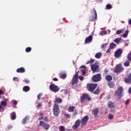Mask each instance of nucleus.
<instances>
[{"instance_id": "41", "label": "nucleus", "mask_w": 131, "mask_h": 131, "mask_svg": "<svg viewBox=\"0 0 131 131\" xmlns=\"http://www.w3.org/2000/svg\"><path fill=\"white\" fill-rule=\"evenodd\" d=\"M1 105L2 106H4V107H6V106H7V102H6L5 101H2L1 102Z\"/></svg>"}, {"instance_id": "13", "label": "nucleus", "mask_w": 131, "mask_h": 131, "mask_svg": "<svg viewBox=\"0 0 131 131\" xmlns=\"http://www.w3.org/2000/svg\"><path fill=\"white\" fill-rule=\"evenodd\" d=\"M107 107L108 108H110V111L112 112L113 111V109L115 108V103H114V102L109 101L107 103Z\"/></svg>"}, {"instance_id": "28", "label": "nucleus", "mask_w": 131, "mask_h": 131, "mask_svg": "<svg viewBox=\"0 0 131 131\" xmlns=\"http://www.w3.org/2000/svg\"><path fill=\"white\" fill-rule=\"evenodd\" d=\"M114 48H116V44H115L114 42H112L110 45V49H114Z\"/></svg>"}, {"instance_id": "30", "label": "nucleus", "mask_w": 131, "mask_h": 131, "mask_svg": "<svg viewBox=\"0 0 131 131\" xmlns=\"http://www.w3.org/2000/svg\"><path fill=\"white\" fill-rule=\"evenodd\" d=\"M60 78H61V79H65V78H66V77H67V74H61L60 76Z\"/></svg>"}, {"instance_id": "37", "label": "nucleus", "mask_w": 131, "mask_h": 131, "mask_svg": "<svg viewBox=\"0 0 131 131\" xmlns=\"http://www.w3.org/2000/svg\"><path fill=\"white\" fill-rule=\"evenodd\" d=\"M100 34H101V35H106V34H107V31H101Z\"/></svg>"}, {"instance_id": "44", "label": "nucleus", "mask_w": 131, "mask_h": 131, "mask_svg": "<svg viewBox=\"0 0 131 131\" xmlns=\"http://www.w3.org/2000/svg\"><path fill=\"white\" fill-rule=\"evenodd\" d=\"M12 103H13V105H17V104H18V102H17V101H16V100H13V101H12Z\"/></svg>"}, {"instance_id": "60", "label": "nucleus", "mask_w": 131, "mask_h": 131, "mask_svg": "<svg viewBox=\"0 0 131 131\" xmlns=\"http://www.w3.org/2000/svg\"><path fill=\"white\" fill-rule=\"evenodd\" d=\"M42 115H43V113H40L39 116H42Z\"/></svg>"}, {"instance_id": "53", "label": "nucleus", "mask_w": 131, "mask_h": 131, "mask_svg": "<svg viewBox=\"0 0 131 131\" xmlns=\"http://www.w3.org/2000/svg\"><path fill=\"white\" fill-rule=\"evenodd\" d=\"M110 52H111V48H108L107 51H106V53H110Z\"/></svg>"}, {"instance_id": "40", "label": "nucleus", "mask_w": 131, "mask_h": 131, "mask_svg": "<svg viewBox=\"0 0 131 131\" xmlns=\"http://www.w3.org/2000/svg\"><path fill=\"white\" fill-rule=\"evenodd\" d=\"M64 116L66 118H69V119H70V117H71V115L68 114H64Z\"/></svg>"}, {"instance_id": "7", "label": "nucleus", "mask_w": 131, "mask_h": 131, "mask_svg": "<svg viewBox=\"0 0 131 131\" xmlns=\"http://www.w3.org/2000/svg\"><path fill=\"white\" fill-rule=\"evenodd\" d=\"M50 90L53 92L54 93H57V92H59L60 88H58L57 85H56L55 84L51 83L49 86Z\"/></svg>"}, {"instance_id": "38", "label": "nucleus", "mask_w": 131, "mask_h": 131, "mask_svg": "<svg viewBox=\"0 0 131 131\" xmlns=\"http://www.w3.org/2000/svg\"><path fill=\"white\" fill-rule=\"evenodd\" d=\"M122 32H123V30H119L117 31L116 34H120V33H122Z\"/></svg>"}, {"instance_id": "22", "label": "nucleus", "mask_w": 131, "mask_h": 131, "mask_svg": "<svg viewBox=\"0 0 131 131\" xmlns=\"http://www.w3.org/2000/svg\"><path fill=\"white\" fill-rule=\"evenodd\" d=\"M10 117H11V120H15V119H16V113L12 112L10 114Z\"/></svg>"}, {"instance_id": "21", "label": "nucleus", "mask_w": 131, "mask_h": 131, "mask_svg": "<svg viewBox=\"0 0 131 131\" xmlns=\"http://www.w3.org/2000/svg\"><path fill=\"white\" fill-rule=\"evenodd\" d=\"M23 91L27 93V92H29V91H30V87H29V86H25L23 88Z\"/></svg>"}, {"instance_id": "55", "label": "nucleus", "mask_w": 131, "mask_h": 131, "mask_svg": "<svg viewBox=\"0 0 131 131\" xmlns=\"http://www.w3.org/2000/svg\"><path fill=\"white\" fill-rule=\"evenodd\" d=\"M41 106H42V105H41V103H38L37 107H38L39 108L40 107H41Z\"/></svg>"}, {"instance_id": "57", "label": "nucleus", "mask_w": 131, "mask_h": 131, "mask_svg": "<svg viewBox=\"0 0 131 131\" xmlns=\"http://www.w3.org/2000/svg\"><path fill=\"white\" fill-rule=\"evenodd\" d=\"M41 119H43V116H40V118H39V120H41Z\"/></svg>"}, {"instance_id": "48", "label": "nucleus", "mask_w": 131, "mask_h": 131, "mask_svg": "<svg viewBox=\"0 0 131 131\" xmlns=\"http://www.w3.org/2000/svg\"><path fill=\"white\" fill-rule=\"evenodd\" d=\"M42 94H39L37 96V99L38 100H40V97H41Z\"/></svg>"}, {"instance_id": "39", "label": "nucleus", "mask_w": 131, "mask_h": 131, "mask_svg": "<svg viewBox=\"0 0 131 131\" xmlns=\"http://www.w3.org/2000/svg\"><path fill=\"white\" fill-rule=\"evenodd\" d=\"M113 117H114V116L113 115L110 114L108 116V119H113Z\"/></svg>"}, {"instance_id": "56", "label": "nucleus", "mask_w": 131, "mask_h": 131, "mask_svg": "<svg viewBox=\"0 0 131 131\" xmlns=\"http://www.w3.org/2000/svg\"><path fill=\"white\" fill-rule=\"evenodd\" d=\"M53 80L54 81H58V78H53Z\"/></svg>"}, {"instance_id": "50", "label": "nucleus", "mask_w": 131, "mask_h": 131, "mask_svg": "<svg viewBox=\"0 0 131 131\" xmlns=\"http://www.w3.org/2000/svg\"><path fill=\"white\" fill-rule=\"evenodd\" d=\"M79 79H80V80H81V81L83 80V76H79Z\"/></svg>"}, {"instance_id": "32", "label": "nucleus", "mask_w": 131, "mask_h": 131, "mask_svg": "<svg viewBox=\"0 0 131 131\" xmlns=\"http://www.w3.org/2000/svg\"><path fill=\"white\" fill-rule=\"evenodd\" d=\"M95 62V59L91 58L90 60H88L86 62V64H92Z\"/></svg>"}, {"instance_id": "26", "label": "nucleus", "mask_w": 131, "mask_h": 131, "mask_svg": "<svg viewBox=\"0 0 131 131\" xmlns=\"http://www.w3.org/2000/svg\"><path fill=\"white\" fill-rule=\"evenodd\" d=\"M115 86V84L114 83V82H113V81L108 82V86L111 89H113V88H114Z\"/></svg>"}, {"instance_id": "52", "label": "nucleus", "mask_w": 131, "mask_h": 131, "mask_svg": "<svg viewBox=\"0 0 131 131\" xmlns=\"http://www.w3.org/2000/svg\"><path fill=\"white\" fill-rule=\"evenodd\" d=\"M17 79H18V77H13V81H17Z\"/></svg>"}, {"instance_id": "1", "label": "nucleus", "mask_w": 131, "mask_h": 131, "mask_svg": "<svg viewBox=\"0 0 131 131\" xmlns=\"http://www.w3.org/2000/svg\"><path fill=\"white\" fill-rule=\"evenodd\" d=\"M60 112L61 110H60V107H59V105L54 104L53 108V113L54 115L55 116H59Z\"/></svg>"}, {"instance_id": "29", "label": "nucleus", "mask_w": 131, "mask_h": 131, "mask_svg": "<svg viewBox=\"0 0 131 131\" xmlns=\"http://www.w3.org/2000/svg\"><path fill=\"white\" fill-rule=\"evenodd\" d=\"M128 32H129L128 30H127L126 31H125L124 34L123 35V37H124V38H126V37H127Z\"/></svg>"}, {"instance_id": "11", "label": "nucleus", "mask_w": 131, "mask_h": 131, "mask_svg": "<svg viewBox=\"0 0 131 131\" xmlns=\"http://www.w3.org/2000/svg\"><path fill=\"white\" fill-rule=\"evenodd\" d=\"M123 67L121 64H118L116 67V69L115 70V72L116 73H120L123 71Z\"/></svg>"}, {"instance_id": "6", "label": "nucleus", "mask_w": 131, "mask_h": 131, "mask_svg": "<svg viewBox=\"0 0 131 131\" xmlns=\"http://www.w3.org/2000/svg\"><path fill=\"white\" fill-rule=\"evenodd\" d=\"M122 92H123L122 86H119L117 91H115V94L118 97L119 99H121V97H122Z\"/></svg>"}, {"instance_id": "15", "label": "nucleus", "mask_w": 131, "mask_h": 131, "mask_svg": "<svg viewBox=\"0 0 131 131\" xmlns=\"http://www.w3.org/2000/svg\"><path fill=\"white\" fill-rule=\"evenodd\" d=\"M79 125H80V120H77L75 122V124L72 126V128H73V129H77Z\"/></svg>"}, {"instance_id": "33", "label": "nucleus", "mask_w": 131, "mask_h": 131, "mask_svg": "<svg viewBox=\"0 0 131 131\" xmlns=\"http://www.w3.org/2000/svg\"><path fill=\"white\" fill-rule=\"evenodd\" d=\"M124 66H125V67H128V66H129V61L126 60V61L124 63Z\"/></svg>"}, {"instance_id": "16", "label": "nucleus", "mask_w": 131, "mask_h": 131, "mask_svg": "<svg viewBox=\"0 0 131 131\" xmlns=\"http://www.w3.org/2000/svg\"><path fill=\"white\" fill-rule=\"evenodd\" d=\"M99 112L100 111L97 107H95L92 110V114L94 115V116H95V118L98 116V114H99Z\"/></svg>"}, {"instance_id": "23", "label": "nucleus", "mask_w": 131, "mask_h": 131, "mask_svg": "<svg viewBox=\"0 0 131 131\" xmlns=\"http://www.w3.org/2000/svg\"><path fill=\"white\" fill-rule=\"evenodd\" d=\"M75 110V106H70L68 108V112H74V110Z\"/></svg>"}, {"instance_id": "10", "label": "nucleus", "mask_w": 131, "mask_h": 131, "mask_svg": "<svg viewBox=\"0 0 131 131\" xmlns=\"http://www.w3.org/2000/svg\"><path fill=\"white\" fill-rule=\"evenodd\" d=\"M123 53V50L121 49H119L114 53V56L115 58H120L121 57V54Z\"/></svg>"}, {"instance_id": "64", "label": "nucleus", "mask_w": 131, "mask_h": 131, "mask_svg": "<svg viewBox=\"0 0 131 131\" xmlns=\"http://www.w3.org/2000/svg\"><path fill=\"white\" fill-rule=\"evenodd\" d=\"M2 108H3V107L2 106V105H0V110L1 109H2Z\"/></svg>"}, {"instance_id": "58", "label": "nucleus", "mask_w": 131, "mask_h": 131, "mask_svg": "<svg viewBox=\"0 0 131 131\" xmlns=\"http://www.w3.org/2000/svg\"><path fill=\"white\" fill-rule=\"evenodd\" d=\"M128 93H129V94H131V87H130V88H129Z\"/></svg>"}, {"instance_id": "34", "label": "nucleus", "mask_w": 131, "mask_h": 131, "mask_svg": "<svg viewBox=\"0 0 131 131\" xmlns=\"http://www.w3.org/2000/svg\"><path fill=\"white\" fill-rule=\"evenodd\" d=\"M100 89L99 88V87H98L96 90L93 92V94H94L95 95H98V94H99V91Z\"/></svg>"}, {"instance_id": "17", "label": "nucleus", "mask_w": 131, "mask_h": 131, "mask_svg": "<svg viewBox=\"0 0 131 131\" xmlns=\"http://www.w3.org/2000/svg\"><path fill=\"white\" fill-rule=\"evenodd\" d=\"M93 40V36L90 35L89 37H86L85 39V43H91Z\"/></svg>"}, {"instance_id": "5", "label": "nucleus", "mask_w": 131, "mask_h": 131, "mask_svg": "<svg viewBox=\"0 0 131 131\" xmlns=\"http://www.w3.org/2000/svg\"><path fill=\"white\" fill-rule=\"evenodd\" d=\"M91 68L93 73H95L96 72H99L100 67L98 62H96L94 64H91Z\"/></svg>"}, {"instance_id": "3", "label": "nucleus", "mask_w": 131, "mask_h": 131, "mask_svg": "<svg viewBox=\"0 0 131 131\" xmlns=\"http://www.w3.org/2000/svg\"><path fill=\"white\" fill-rule=\"evenodd\" d=\"M78 83V73L76 74L73 76L72 80V86L73 89H75L76 87H74V85L77 84Z\"/></svg>"}, {"instance_id": "8", "label": "nucleus", "mask_w": 131, "mask_h": 131, "mask_svg": "<svg viewBox=\"0 0 131 131\" xmlns=\"http://www.w3.org/2000/svg\"><path fill=\"white\" fill-rule=\"evenodd\" d=\"M92 13L94 14V16H91L90 17L89 21L90 22H93V21L97 19V11H96L95 9H92Z\"/></svg>"}, {"instance_id": "43", "label": "nucleus", "mask_w": 131, "mask_h": 131, "mask_svg": "<svg viewBox=\"0 0 131 131\" xmlns=\"http://www.w3.org/2000/svg\"><path fill=\"white\" fill-rule=\"evenodd\" d=\"M81 72L82 73V75H85V70H81Z\"/></svg>"}, {"instance_id": "27", "label": "nucleus", "mask_w": 131, "mask_h": 131, "mask_svg": "<svg viewBox=\"0 0 131 131\" xmlns=\"http://www.w3.org/2000/svg\"><path fill=\"white\" fill-rule=\"evenodd\" d=\"M29 120V117L28 116L26 117L24 119H23V124H26V122Z\"/></svg>"}, {"instance_id": "12", "label": "nucleus", "mask_w": 131, "mask_h": 131, "mask_svg": "<svg viewBox=\"0 0 131 131\" xmlns=\"http://www.w3.org/2000/svg\"><path fill=\"white\" fill-rule=\"evenodd\" d=\"M39 125H42L46 130H48V129H49V128H50V127L51 126L50 124L48 123H45V122L42 121L39 122Z\"/></svg>"}, {"instance_id": "2", "label": "nucleus", "mask_w": 131, "mask_h": 131, "mask_svg": "<svg viewBox=\"0 0 131 131\" xmlns=\"http://www.w3.org/2000/svg\"><path fill=\"white\" fill-rule=\"evenodd\" d=\"M98 86V83H88L87 84L86 89L89 92L91 93L94 92Z\"/></svg>"}, {"instance_id": "49", "label": "nucleus", "mask_w": 131, "mask_h": 131, "mask_svg": "<svg viewBox=\"0 0 131 131\" xmlns=\"http://www.w3.org/2000/svg\"><path fill=\"white\" fill-rule=\"evenodd\" d=\"M1 95H5V93H4V91L0 90V96Z\"/></svg>"}, {"instance_id": "47", "label": "nucleus", "mask_w": 131, "mask_h": 131, "mask_svg": "<svg viewBox=\"0 0 131 131\" xmlns=\"http://www.w3.org/2000/svg\"><path fill=\"white\" fill-rule=\"evenodd\" d=\"M77 111H75L74 113H73V116H75V115H77Z\"/></svg>"}, {"instance_id": "42", "label": "nucleus", "mask_w": 131, "mask_h": 131, "mask_svg": "<svg viewBox=\"0 0 131 131\" xmlns=\"http://www.w3.org/2000/svg\"><path fill=\"white\" fill-rule=\"evenodd\" d=\"M60 131H65V127L63 126H60Z\"/></svg>"}, {"instance_id": "31", "label": "nucleus", "mask_w": 131, "mask_h": 131, "mask_svg": "<svg viewBox=\"0 0 131 131\" xmlns=\"http://www.w3.org/2000/svg\"><path fill=\"white\" fill-rule=\"evenodd\" d=\"M113 7L111 4H107L106 6V10H111L112 9Z\"/></svg>"}, {"instance_id": "54", "label": "nucleus", "mask_w": 131, "mask_h": 131, "mask_svg": "<svg viewBox=\"0 0 131 131\" xmlns=\"http://www.w3.org/2000/svg\"><path fill=\"white\" fill-rule=\"evenodd\" d=\"M11 128H12V125H9V126H8V127H7L8 130L11 129Z\"/></svg>"}, {"instance_id": "51", "label": "nucleus", "mask_w": 131, "mask_h": 131, "mask_svg": "<svg viewBox=\"0 0 131 131\" xmlns=\"http://www.w3.org/2000/svg\"><path fill=\"white\" fill-rule=\"evenodd\" d=\"M128 104H129V99H127L125 102V105H128Z\"/></svg>"}, {"instance_id": "61", "label": "nucleus", "mask_w": 131, "mask_h": 131, "mask_svg": "<svg viewBox=\"0 0 131 131\" xmlns=\"http://www.w3.org/2000/svg\"><path fill=\"white\" fill-rule=\"evenodd\" d=\"M45 121H48V117H45V119L44 120Z\"/></svg>"}, {"instance_id": "20", "label": "nucleus", "mask_w": 131, "mask_h": 131, "mask_svg": "<svg viewBox=\"0 0 131 131\" xmlns=\"http://www.w3.org/2000/svg\"><path fill=\"white\" fill-rule=\"evenodd\" d=\"M54 103L56 104V105H57V104H60L62 103V99H61L60 97L56 98L55 100L54 101Z\"/></svg>"}, {"instance_id": "25", "label": "nucleus", "mask_w": 131, "mask_h": 131, "mask_svg": "<svg viewBox=\"0 0 131 131\" xmlns=\"http://www.w3.org/2000/svg\"><path fill=\"white\" fill-rule=\"evenodd\" d=\"M95 58H96V59H100L101 57H102V53L98 52L96 53L95 55Z\"/></svg>"}, {"instance_id": "45", "label": "nucleus", "mask_w": 131, "mask_h": 131, "mask_svg": "<svg viewBox=\"0 0 131 131\" xmlns=\"http://www.w3.org/2000/svg\"><path fill=\"white\" fill-rule=\"evenodd\" d=\"M107 47V44L105 43V44H102L101 45V49H104L105 48H106Z\"/></svg>"}, {"instance_id": "59", "label": "nucleus", "mask_w": 131, "mask_h": 131, "mask_svg": "<svg viewBox=\"0 0 131 131\" xmlns=\"http://www.w3.org/2000/svg\"><path fill=\"white\" fill-rule=\"evenodd\" d=\"M128 24L129 25H131V18L128 20Z\"/></svg>"}, {"instance_id": "14", "label": "nucleus", "mask_w": 131, "mask_h": 131, "mask_svg": "<svg viewBox=\"0 0 131 131\" xmlns=\"http://www.w3.org/2000/svg\"><path fill=\"white\" fill-rule=\"evenodd\" d=\"M89 121V116H85V117H83L81 119V125H85Z\"/></svg>"}, {"instance_id": "18", "label": "nucleus", "mask_w": 131, "mask_h": 131, "mask_svg": "<svg viewBox=\"0 0 131 131\" xmlns=\"http://www.w3.org/2000/svg\"><path fill=\"white\" fill-rule=\"evenodd\" d=\"M124 81L126 83H131V73L128 75L127 78H125Z\"/></svg>"}, {"instance_id": "46", "label": "nucleus", "mask_w": 131, "mask_h": 131, "mask_svg": "<svg viewBox=\"0 0 131 131\" xmlns=\"http://www.w3.org/2000/svg\"><path fill=\"white\" fill-rule=\"evenodd\" d=\"M24 81L26 83H29V82H30V81H29V80H28V79H25L24 80Z\"/></svg>"}, {"instance_id": "62", "label": "nucleus", "mask_w": 131, "mask_h": 131, "mask_svg": "<svg viewBox=\"0 0 131 131\" xmlns=\"http://www.w3.org/2000/svg\"><path fill=\"white\" fill-rule=\"evenodd\" d=\"M80 68H85V66H81L80 67Z\"/></svg>"}, {"instance_id": "4", "label": "nucleus", "mask_w": 131, "mask_h": 131, "mask_svg": "<svg viewBox=\"0 0 131 131\" xmlns=\"http://www.w3.org/2000/svg\"><path fill=\"white\" fill-rule=\"evenodd\" d=\"M101 79L102 76L100 73L93 75L92 78V80L93 82H99V81H101Z\"/></svg>"}, {"instance_id": "35", "label": "nucleus", "mask_w": 131, "mask_h": 131, "mask_svg": "<svg viewBox=\"0 0 131 131\" xmlns=\"http://www.w3.org/2000/svg\"><path fill=\"white\" fill-rule=\"evenodd\" d=\"M114 42H116V43H119L120 42V38H117L114 40Z\"/></svg>"}, {"instance_id": "9", "label": "nucleus", "mask_w": 131, "mask_h": 131, "mask_svg": "<svg viewBox=\"0 0 131 131\" xmlns=\"http://www.w3.org/2000/svg\"><path fill=\"white\" fill-rule=\"evenodd\" d=\"M84 100H88V101H91V99L89 94H83L82 97H81L80 102L81 103H83Z\"/></svg>"}, {"instance_id": "63", "label": "nucleus", "mask_w": 131, "mask_h": 131, "mask_svg": "<svg viewBox=\"0 0 131 131\" xmlns=\"http://www.w3.org/2000/svg\"><path fill=\"white\" fill-rule=\"evenodd\" d=\"M64 93H65V94H68V91L67 90H66V91H64Z\"/></svg>"}, {"instance_id": "19", "label": "nucleus", "mask_w": 131, "mask_h": 131, "mask_svg": "<svg viewBox=\"0 0 131 131\" xmlns=\"http://www.w3.org/2000/svg\"><path fill=\"white\" fill-rule=\"evenodd\" d=\"M16 72H17V73H24V72H25V68L23 67L18 68L16 70Z\"/></svg>"}, {"instance_id": "36", "label": "nucleus", "mask_w": 131, "mask_h": 131, "mask_svg": "<svg viewBox=\"0 0 131 131\" xmlns=\"http://www.w3.org/2000/svg\"><path fill=\"white\" fill-rule=\"evenodd\" d=\"M31 47H27L26 49V53H29L30 52H31Z\"/></svg>"}, {"instance_id": "24", "label": "nucleus", "mask_w": 131, "mask_h": 131, "mask_svg": "<svg viewBox=\"0 0 131 131\" xmlns=\"http://www.w3.org/2000/svg\"><path fill=\"white\" fill-rule=\"evenodd\" d=\"M105 79L107 81H111V80H112V79H113V77H112V76H111L110 75H108L106 76Z\"/></svg>"}]
</instances>
